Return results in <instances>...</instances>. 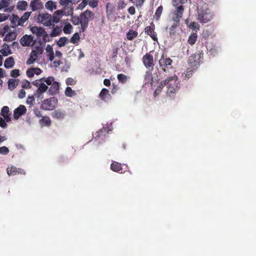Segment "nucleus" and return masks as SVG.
I'll use <instances>...</instances> for the list:
<instances>
[{"label": "nucleus", "mask_w": 256, "mask_h": 256, "mask_svg": "<svg viewBox=\"0 0 256 256\" xmlns=\"http://www.w3.org/2000/svg\"><path fill=\"white\" fill-rule=\"evenodd\" d=\"M198 19L200 22L206 23L212 18V15L206 2H202V5L198 6Z\"/></svg>", "instance_id": "obj_1"}, {"label": "nucleus", "mask_w": 256, "mask_h": 256, "mask_svg": "<svg viewBox=\"0 0 256 256\" xmlns=\"http://www.w3.org/2000/svg\"><path fill=\"white\" fill-rule=\"evenodd\" d=\"M187 2L188 0H172V4L176 8L172 18L174 22H180L184 12V8L182 4L186 3Z\"/></svg>", "instance_id": "obj_2"}, {"label": "nucleus", "mask_w": 256, "mask_h": 256, "mask_svg": "<svg viewBox=\"0 0 256 256\" xmlns=\"http://www.w3.org/2000/svg\"><path fill=\"white\" fill-rule=\"evenodd\" d=\"M178 76H172L168 77L165 79L166 86H167L166 93L170 96L172 97L174 94L178 90V86L177 84Z\"/></svg>", "instance_id": "obj_3"}, {"label": "nucleus", "mask_w": 256, "mask_h": 256, "mask_svg": "<svg viewBox=\"0 0 256 256\" xmlns=\"http://www.w3.org/2000/svg\"><path fill=\"white\" fill-rule=\"evenodd\" d=\"M81 20V31L84 32L88 28V22L94 18V13L89 10H86L80 14Z\"/></svg>", "instance_id": "obj_4"}, {"label": "nucleus", "mask_w": 256, "mask_h": 256, "mask_svg": "<svg viewBox=\"0 0 256 256\" xmlns=\"http://www.w3.org/2000/svg\"><path fill=\"white\" fill-rule=\"evenodd\" d=\"M58 104V100L54 97L44 100L41 105V108L46 110H53Z\"/></svg>", "instance_id": "obj_5"}, {"label": "nucleus", "mask_w": 256, "mask_h": 256, "mask_svg": "<svg viewBox=\"0 0 256 256\" xmlns=\"http://www.w3.org/2000/svg\"><path fill=\"white\" fill-rule=\"evenodd\" d=\"M203 56V54L202 52H199L197 54H192L190 56L188 60V62L190 67H192L193 68L200 66V59Z\"/></svg>", "instance_id": "obj_6"}, {"label": "nucleus", "mask_w": 256, "mask_h": 256, "mask_svg": "<svg viewBox=\"0 0 256 256\" xmlns=\"http://www.w3.org/2000/svg\"><path fill=\"white\" fill-rule=\"evenodd\" d=\"M60 4L63 6V8L65 10V16L72 15L73 14L74 7L72 0H60Z\"/></svg>", "instance_id": "obj_7"}, {"label": "nucleus", "mask_w": 256, "mask_h": 256, "mask_svg": "<svg viewBox=\"0 0 256 256\" xmlns=\"http://www.w3.org/2000/svg\"><path fill=\"white\" fill-rule=\"evenodd\" d=\"M172 63V60L170 58H164L163 54L158 61L160 68L164 72H166V68L169 66H171Z\"/></svg>", "instance_id": "obj_8"}, {"label": "nucleus", "mask_w": 256, "mask_h": 256, "mask_svg": "<svg viewBox=\"0 0 256 256\" xmlns=\"http://www.w3.org/2000/svg\"><path fill=\"white\" fill-rule=\"evenodd\" d=\"M30 31L33 34H36L38 37L42 36L43 40L45 42L47 40L46 38H48V34L42 28L34 26L30 28Z\"/></svg>", "instance_id": "obj_9"}, {"label": "nucleus", "mask_w": 256, "mask_h": 256, "mask_svg": "<svg viewBox=\"0 0 256 256\" xmlns=\"http://www.w3.org/2000/svg\"><path fill=\"white\" fill-rule=\"evenodd\" d=\"M38 19L42 24L46 26H51L52 23V16L48 13L39 14Z\"/></svg>", "instance_id": "obj_10"}, {"label": "nucleus", "mask_w": 256, "mask_h": 256, "mask_svg": "<svg viewBox=\"0 0 256 256\" xmlns=\"http://www.w3.org/2000/svg\"><path fill=\"white\" fill-rule=\"evenodd\" d=\"M142 62L146 68H153L154 64L153 56L150 53H146L142 58Z\"/></svg>", "instance_id": "obj_11"}, {"label": "nucleus", "mask_w": 256, "mask_h": 256, "mask_svg": "<svg viewBox=\"0 0 256 256\" xmlns=\"http://www.w3.org/2000/svg\"><path fill=\"white\" fill-rule=\"evenodd\" d=\"M155 26L153 23L150 24V26H147L145 29V33L148 35L154 40L157 41V34L154 32Z\"/></svg>", "instance_id": "obj_12"}, {"label": "nucleus", "mask_w": 256, "mask_h": 256, "mask_svg": "<svg viewBox=\"0 0 256 256\" xmlns=\"http://www.w3.org/2000/svg\"><path fill=\"white\" fill-rule=\"evenodd\" d=\"M7 174L9 176H15L16 174H26L25 171L20 168H18L14 166L8 167L6 169Z\"/></svg>", "instance_id": "obj_13"}, {"label": "nucleus", "mask_w": 256, "mask_h": 256, "mask_svg": "<svg viewBox=\"0 0 256 256\" xmlns=\"http://www.w3.org/2000/svg\"><path fill=\"white\" fill-rule=\"evenodd\" d=\"M33 36L31 35H24L20 40L21 45L23 46H28L30 45H34Z\"/></svg>", "instance_id": "obj_14"}, {"label": "nucleus", "mask_w": 256, "mask_h": 256, "mask_svg": "<svg viewBox=\"0 0 256 256\" xmlns=\"http://www.w3.org/2000/svg\"><path fill=\"white\" fill-rule=\"evenodd\" d=\"M42 52V51L40 50H32L30 54V58L26 60V64L30 65L34 63L38 58V55Z\"/></svg>", "instance_id": "obj_15"}, {"label": "nucleus", "mask_w": 256, "mask_h": 256, "mask_svg": "<svg viewBox=\"0 0 256 256\" xmlns=\"http://www.w3.org/2000/svg\"><path fill=\"white\" fill-rule=\"evenodd\" d=\"M26 108L24 105L20 104L14 111V118L18 120L20 116L26 114Z\"/></svg>", "instance_id": "obj_16"}, {"label": "nucleus", "mask_w": 256, "mask_h": 256, "mask_svg": "<svg viewBox=\"0 0 256 256\" xmlns=\"http://www.w3.org/2000/svg\"><path fill=\"white\" fill-rule=\"evenodd\" d=\"M99 98L104 102H108L111 99V96L109 90L106 88H103L98 95Z\"/></svg>", "instance_id": "obj_17"}, {"label": "nucleus", "mask_w": 256, "mask_h": 256, "mask_svg": "<svg viewBox=\"0 0 256 256\" xmlns=\"http://www.w3.org/2000/svg\"><path fill=\"white\" fill-rule=\"evenodd\" d=\"M66 112L60 110H56L54 111L52 114L53 118L56 120H62L66 116Z\"/></svg>", "instance_id": "obj_18"}, {"label": "nucleus", "mask_w": 256, "mask_h": 256, "mask_svg": "<svg viewBox=\"0 0 256 256\" xmlns=\"http://www.w3.org/2000/svg\"><path fill=\"white\" fill-rule=\"evenodd\" d=\"M60 88L59 82H56L52 84L48 90V92L50 95L54 96L58 93Z\"/></svg>", "instance_id": "obj_19"}, {"label": "nucleus", "mask_w": 256, "mask_h": 256, "mask_svg": "<svg viewBox=\"0 0 256 256\" xmlns=\"http://www.w3.org/2000/svg\"><path fill=\"white\" fill-rule=\"evenodd\" d=\"M48 88V86L44 83H40L39 84L38 90L34 92V95L38 98H40V95L46 92Z\"/></svg>", "instance_id": "obj_20"}, {"label": "nucleus", "mask_w": 256, "mask_h": 256, "mask_svg": "<svg viewBox=\"0 0 256 256\" xmlns=\"http://www.w3.org/2000/svg\"><path fill=\"white\" fill-rule=\"evenodd\" d=\"M9 108L8 106H4L2 108L1 114L6 122L11 121L10 114H9Z\"/></svg>", "instance_id": "obj_21"}, {"label": "nucleus", "mask_w": 256, "mask_h": 256, "mask_svg": "<svg viewBox=\"0 0 256 256\" xmlns=\"http://www.w3.org/2000/svg\"><path fill=\"white\" fill-rule=\"evenodd\" d=\"M30 7L32 11H35L42 8V4L39 0H32L30 3Z\"/></svg>", "instance_id": "obj_22"}, {"label": "nucleus", "mask_w": 256, "mask_h": 256, "mask_svg": "<svg viewBox=\"0 0 256 256\" xmlns=\"http://www.w3.org/2000/svg\"><path fill=\"white\" fill-rule=\"evenodd\" d=\"M111 170L116 172L122 173V164L116 162H112L110 165Z\"/></svg>", "instance_id": "obj_23"}, {"label": "nucleus", "mask_w": 256, "mask_h": 256, "mask_svg": "<svg viewBox=\"0 0 256 256\" xmlns=\"http://www.w3.org/2000/svg\"><path fill=\"white\" fill-rule=\"evenodd\" d=\"M11 21V27L15 28L17 26H20L18 24H20V18L18 16V15L16 14H13L12 16V18H10Z\"/></svg>", "instance_id": "obj_24"}, {"label": "nucleus", "mask_w": 256, "mask_h": 256, "mask_svg": "<svg viewBox=\"0 0 256 256\" xmlns=\"http://www.w3.org/2000/svg\"><path fill=\"white\" fill-rule=\"evenodd\" d=\"M18 80L10 78L8 80V84L10 90H14L18 84Z\"/></svg>", "instance_id": "obj_25"}, {"label": "nucleus", "mask_w": 256, "mask_h": 256, "mask_svg": "<svg viewBox=\"0 0 256 256\" xmlns=\"http://www.w3.org/2000/svg\"><path fill=\"white\" fill-rule=\"evenodd\" d=\"M14 64V60L12 56H10L5 60L4 66L6 68H12Z\"/></svg>", "instance_id": "obj_26"}, {"label": "nucleus", "mask_w": 256, "mask_h": 256, "mask_svg": "<svg viewBox=\"0 0 256 256\" xmlns=\"http://www.w3.org/2000/svg\"><path fill=\"white\" fill-rule=\"evenodd\" d=\"M138 36V33L136 31L132 30H130L126 34V38L128 40H132L134 38H136Z\"/></svg>", "instance_id": "obj_27"}, {"label": "nucleus", "mask_w": 256, "mask_h": 256, "mask_svg": "<svg viewBox=\"0 0 256 256\" xmlns=\"http://www.w3.org/2000/svg\"><path fill=\"white\" fill-rule=\"evenodd\" d=\"M46 8L50 11H52L54 10H56L57 8L56 2L52 1H48L45 4Z\"/></svg>", "instance_id": "obj_28"}, {"label": "nucleus", "mask_w": 256, "mask_h": 256, "mask_svg": "<svg viewBox=\"0 0 256 256\" xmlns=\"http://www.w3.org/2000/svg\"><path fill=\"white\" fill-rule=\"evenodd\" d=\"M144 81L145 84H150L151 85L153 82V76L151 72H146L144 76Z\"/></svg>", "instance_id": "obj_29"}, {"label": "nucleus", "mask_w": 256, "mask_h": 256, "mask_svg": "<svg viewBox=\"0 0 256 256\" xmlns=\"http://www.w3.org/2000/svg\"><path fill=\"white\" fill-rule=\"evenodd\" d=\"M28 6V2L26 1L22 0L19 1L18 2L16 8L20 10H26Z\"/></svg>", "instance_id": "obj_30"}, {"label": "nucleus", "mask_w": 256, "mask_h": 256, "mask_svg": "<svg viewBox=\"0 0 256 256\" xmlns=\"http://www.w3.org/2000/svg\"><path fill=\"white\" fill-rule=\"evenodd\" d=\"M198 36L196 33L193 32L189 36L188 42L191 46L194 45L196 41Z\"/></svg>", "instance_id": "obj_31"}, {"label": "nucleus", "mask_w": 256, "mask_h": 256, "mask_svg": "<svg viewBox=\"0 0 256 256\" xmlns=\"http://www.w3.org/2000/svg\"><path fill=\"white\" fill-rule=\"evenodd\" d=\"M40 123L42 126H50L51 124V120L48 116H43L40 120Z\"/></svg>", "instance_id": "obj_32"}, {"label": "nucleus", "mask_w": 256, "mask_h": 256, "mask_svg": "<svg viewBox=\"0 0 256 256\" xmlns=\"http://www.w3.org/2000/svg\"><path fill=\"white\" fill-rule=\"evenodd\" d=\"M16 34L14 32H10L6 36L4 40L6 42H12L16 39Z\"/></svg>", "instance_id": "obj_33"}, {"label": "nucleus", "mask_w": 256, "mask_h": 256, "mask_svg": "<svg viewBox=\"0 0 256 256\" xmlns=\"http://www.w3.org/2000/svg\"><path fill=\"white\" fill-rule=\"evenodd\" d=\"M166 82L165 80L160 82V84L157 86L154 92V96L158 95L161 92L164 87L166 86Z\"/></svg>", "instance_id": "obj_34"}, {"label": "nucleus", "mask_w": 256, "mask_h": 256, "mask_svg": "<svg viewBox=\"0 0 256 256\" xmlns=\"http://www.w3.org/2000/svg\"><path fill=\"white\" fill-rule=\"evenodd\" d=\"M4 48L0 50V53L2 54V56H6L12 54L11 50L8 45L4 44Z\"/></svg>", "instance_id": "obj_35"}, {"label": "nucleus", "mask_w": 256, "mask_h": 256, "mask_svg": "<svg viewBox=\"0 0 256 256\" xmlns=\"http://www.w3.org/2000/svg\"><path fill=\"white\" fill-rule=\"evenodd\" d=\"M180 24V22H174V24L170 28V35L171 36H174L176 34V29Z\"/></svg>", "instance_id": "obj_36"}, {"label": "nucleus", "mask_w": 256, "mask_h": 256, "mask_svg": "<svg viewBox=\"0 0 256 256\" xmlns=\"http://www.w3.org/2000/svg\"><path fill=\"white\" fill-rule=\"evenodd\" d=\"M98 134L96 136V138H102V139L106 138V134H108L107 130L105 128H103L99 130L97 132Z\"/></svg>", "instance_id": "obj_37"}, {"label": "nucleus", "mask_w": 256, "mask_h": 256, "mask_svg": "<svg viewBox=\"0 0 256 256\" xmlns=\"http://www.w3.org/2000/svg\"><path fill=\"white\" fill-rule=\"evenodd\" d=\"M31 14V12H26L20 18V24H18L20 26H23V24L28 19L29 17Z\"/></svg>", "instance_id": "obj_38"}, {"label": "nucleus", "mask_w": 256, "mask_h": 256, "mask_svg": "<svg viewBox=\"0 0 256 256\" xmlns=\"http://www.w3.org/2000/svg\"><path fill=\"white\" fill-rule=\"evenodd\" d=\"M64 94L65 95L68 97H72L76 94V93L75 92V91L72 90V88L70 86L66 88L64 91Z\"/></svg>", "instance_id": "obj_39"}, {"label": "nucleus", "mask_w": 256, "mask_h": 256, "mask_svg": "<svg viewBox=\"0 0 256 256\" xmlns=\"http://www.w3.org/2000/svg\"><path fill=\"white\" fill-rule=\"evenodd\" d=\"M54 78L53 76H48L47 78H42L40 79V80H42V82H45L48 86H51L56 81H54Z\"/></svg>", "instance_id": "obj_40"}, {"label": "nucleus", "mask_w": 256, "mask_h": 256, "mask_svg": "<svg viewBox=\"0 0 256 256\" xmlns=\"http://www.w3.org/2000/svg\"><path fill=\"white\" fill-rule=\"evenodd\" d=\"M117 78L119 82L122 84L126 83L128 80V77L123 74H118Z\"/></svg>", "instance_id": "obj_41"}, {"label": "nucleus", "mask_w": 256, "mask_h": 256, "mask_svg": "<svg viewBox=\"0 0 256 256\" xmlns=\"http://www.w3.org/2000/svg\"><path fill=\"white\" fill-rule=\"evenodd\" d=\"M72 22L74 25H78L79 24H81V20L80 16H72V20H71Z\"/></svg>", "instance_id": "obj_42"}, {"label": "nucleus", "mask_w": 256, "mask_h": 256, "mask_svg": "<svg viewBox=\"0 0 256 256\" xmlns=\"http://www.w3.org/2000/svg\"><path fill=\"white\" fill-rule=\"evenodd\" d=\"M68 39L66 37H62L59 39L58 41L57 42V44L60 47L64 46L66 43Z\"/></svg>", "instance_id": "obj_43"}, {"label": "nucleus", "mask_w": 256, "mask_h": 256, "mask_svg": "<svg viewBox=\"0 0 256 256\" xmlns=\"http://www.w3.org/2000/svg\"><path fill=\"white\" fill-rule=\"evenodd\" d=\"M163 7L160 6L158 8L155 12V17L156 20H158L162 12Z\"/></svg>", "instance_id": "obj_44"}, {"label": "nucleus", "mask_w": 256, "mask_h": 256, "mask_svg": "<svg viewBox=\"0 0 256 256\" xmlns=\"http://www.w3.org/2000/svg\"><path fill=\"white\" fill-rule=\"evenodd\" d=\"M72 26L70 24H66L63 29L64 32L66 34H70L72 32Z\"/></svg>", "instance_id": "obj_45"}, {"label": "nucleus", "mask_w": 256, "mask_h": 256, "mask_svg": "<svg viewBox=\"0 0 256 256\" xmlns=\"http://www.w3.org/2000/svg\"><path fill=\"white\" fill-rule=\"evenodd\" d=\"M10 0H0V10L4 8H6L8 6L9 1Z\"/></svg>", "instance_id": "obj_46"}, {"label": "nucleus", "mask_w": 256, "mask_h": 256, "mask_svg": "<svg viewBox=\"0 0 256 256\" xmlns=\"http://www.w3.org/2000/svg\"><path fill=\"white\" fill-rule=\"evenodd\" d=\"M196 68H193L192 67L188 68L186 70V74H185L186 77L187 78H190L192 74L194 72V70H196Z\"/></svg>", "instance_id": "obj_47"}, {"label": "nucleus", "mask_w": 256, "mask_h": 256, "mask_svg": "<svg viewBox=\"0 0 256 256\" xmlns=\"http://www.w3.org/2000/svg\"><path fill=\"white\" fill-rule=\"evenodd\" d=\"M145 0H134L132 2L137 8H140L144 4Z\"/></svg>", "instance_id": "obj_48"}, {"label": "nucleus", "mask_w": 256, "mask_h": 256, "mask_svg": "<svg viewBox=\"0 0 256 256\" xmlns=\"http://www.w3.org/2000/svg\"><path fill=\"white\" fill-rule=\"evenodd\" d=\"M80 39V36L78 33H75L73 36L70 38V42L75 44Z\"/></svg>", "instance_id": "obj_49"}, {"label": "nucleus", "mask_w": 256, "mask_h": 256, "mask_svg": "<svg viewBox=\"0 0 256 256\" xmlns=\"http://www.w3.org/2000/svg\"><path fill=\"white\" fill-rule=\"evenodd\" d=\"M22 86L24 88H30L31 86L30 83L28 80H24L22 82Z\"/></svg>", "instance_id": "obj_50"}, {"label": "nucleus", "mask_w": 256, "mask_h": 256, "mask_svg": "<svg viewBox=\"0 0 256 256\" xmlns=\"http://www.w3.org/2000/svg\"><path fill=\"white\" fill-rule=\"evenodd\" d=\"M20 75V70L18 69H14L10 72V76L13 78H16Z\"/></svg>", "instance_id": "obj_51"}, {"label": "nucleus", "mask_w": 256, "mask_h": 256, "mask_svg": "<svg viewBox=\"0 0 256 256\" xmlns=\"http://www.w3.org/2000/svg\"><path fill=\"white\" fill-rule=\"evenodd\" d=\"M126 4L124 0H119L118 2V10H121L124 8Z\"/></svg>", "instance_id": "obj_52"}, {"label": "nucleus", "mask_w": 256, "mask_h": 256, "mask_svg": "<svg viewBox=\"0 0 256 256\" xmlns=\"http://www.w3.org/2000/svg\"><path fill=\"white\" fill-rule=\"evenodd\" d=\"M9 152V149L5 146L0 147V154H6Z\"/></svg>", "instance_id": "obj_53"}, {"label": "nucleus", "mask_w": 256, "mask_h": 256, "mask_svg": "<svg viewBox=\"0 0 256 256\" xmlns=\"http://www.w3.org/2000/svg\"><path fill=\"white\" fill-rule=\"evenodd\" d=\"M66 84L68 86H74L76 84V80L71 78H67L66 79Z\"/></svg>", "instance_id": "obj_54"}, {"label": "nucleus", "mask_w": 256, "mask_h": 256, "mask_svg": "<svg viewBox=\"0 0 256 256\" xmlns=\"http://www.w3.org/2000/svg\"><path fill=\"white\" fill-rule=\"evenodd\" d=\"M110 5L111 4L109 3L106 4V12L108 17L113 12L114 10V7L110 8Z\"/></svg>", "instance_id": "obj_55"}, {"label": "nucleus", "mask_w": 256, "mask_h": 256, "mask_svg": "<svg viewBox=\"0 0 256 256\" xmlns=\"http://www.w3.org/2000/svg\"><path fill=\"white\" fill-rule=\"evenodd\" d=\"M118 47H114L112 48L111 56L112 58H114L117 56L118 54Z\"/></svg>", "instance_id": "obj_56"}, {"label": "nucleus", "mask_w": 256, "mask_h": 256, "mask_svg": "<svg viewBox=\"0 0 256 256\" xmlns=\"http://www.w3.org/2000/svg\"><path fill=\"white\" fill-rule=\"evenodd\" d=\"M60 34V30L58 28H54L50 34V36H56L58 35H59Z\"/></svg>", "instance_id": "obj_57"}, {"label": "nucleus", "mask_w": 256, "mask_h": 256, "mask_svg": "<svg viewBox=\"0 0 256 256\" xmlns=\"http://www.w3.org/2000/svg\"><path fill=\"white\" fill-rule=\"evenodd\" d=\"M34 102V96H28L27 100L26 103L30 105H33Z\"/></svg>", "instance_id": "obj_58"}, {"label": "nucleus", "mask_w": 256, "mask_h": 256, "mask_svg": "<svg viewBox=\"0 0 256 256\" xmlns=\"http://www.w3.org/2000/svg\"><path fill=\"white\" fill-rule=\"evenodd\" d=\"M60 16H57L53 14V16H52V25L54 26V23L56 24V23L58 22L60 20Z\"/></svg>", "instance_id": "obj_59"}, {"label": "nucleus", "mask_w": 256, "mask_h": 256, "mask_svg": "<svg viewBox=\"0 0 256 256\" xmlns=\"http://www.w3.org/2000/svg\"><path fill=\"white\" fill-rule=\"evenodd\" d=\"M33 68H28L26 72V75L28 77L32 78L34 76V72L33 71Z\"/></svg>", "instance_id": "obj_60"}, {"label": "nucleus", "mask_w": 256, "mask_h": 256, "mask_svg": "<svg viewBox=\"0 0 256 256\" xmlns=\"http://www.w3.org/2000/svg\"><path fill=\"white\" fill-rule=\"evenodd\" d=\"M190 28L192 30H198L199 29V24L198 22H192L190 24Z\"/></svg>", "instance_id": "obj_61"}, {"label": "nucleus", "mask_w": 256, "mask_h": 256, "mask_svg": "<svg viewBox=\"0 0 256 256\" xmlns=\"http://www.w3.org/2000/svg\"><path fill=\"white\" fill-rule=\"evenodd\" d=\"M64 8H62V10H56L54 13V14L58 16H60L61 17V16H62V15H65V12H64Z\"/></svg>", "instance_id": "obj_62"}, {"label": "nucleus", "mask_w": 256, "mask_h": 256, "mask_svg": "<svg viewBox=\"0 0 256 256\" xmlns=\"http://www.w3.org/2000/svg\"><path fill=\"white\" fill-rule=\"evenodd\" d=\"M88 0H82V2L78 5V8L83 9L88 4Z\"/></svg>", "instance_id": "obj_63"}, {"label": "nucleus", "mask_w": 256, "mask_h": 256, "mask_svg": "<svg viewBox=\"0 0 256 256\" xmlns=\"http://www.w3.org/2000/svg\"><path fill=\"white\" fill-rule=\"evenodd\" d=\"M98 0H90L88 4L89 6L92 8H95L98 6Z\"/></svg>", "instance_id": "obj_64"}]
</instances>
